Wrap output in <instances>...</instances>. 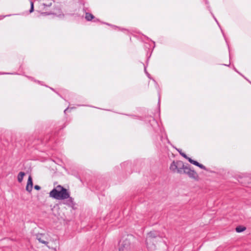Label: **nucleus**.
Masks as SVG:
<instances>
[{
  "instance_id": "obj_1",
  "label": "nucleus",
  "mask_w": 251,
  "mask_h": 251,
  "mask_svg": "<svg viewBox=\"0 0 251 251\" xmlns=\"http://www.w3.org/2000/svg\"><path fill=\"white\" fill-rule=\"evenodd\" d=\"M170 170L173 172L180 174H186L191 178L198 180L199 176L197 173L190 168V165H185L182 161H174L170 165Z\"/></svg>"
},
{
  "instance_id": "obj_2",
  "label": "nucleus",
  "mask_w": 251,
  "mask_h": 251,
  "mask_svg": "<svg viewBox=\"0 0 251 251\" xmlns=\"http://www.w3.org/2000/svg\"><path fill=\"white\" fill-rule=\"evenodd\" d=\"M69 194L66 188L59 185L50 192V196L56 200H63L67 199L69 197Z\"/></svg>"
},
{
  "instance_id": "obj_3",
  "label": "nucleus",
  "mask_w": 251,
  "mask_h": 251,
  "mask_svg": "<svg viewBox=\"0 0 251 251\" xmlns=\"http://www.w3.org/2000/svg\"><path fill=\"white\" fill-rule=\"evenodd\" d=\"M132 238L131 235L123 236L119 243V251H129L130 249V240Z\"/></svg>"
},
{
  "instance_id": "obj_4",
  "label": "nucleus",
  "mask_w": 251,
  "mask_h": 251,
  "mask_svg": "<svg viewBox=\"0 0 251 251\" xmlns=\"http://www.w3.org/2000/svg\"><path fill=\"white\" fill-rule=\"evenodd\" d=\"M36 239L41 243L44 244L46 245L49 248L50 247L48 246V242L47 240V236L45 234H38L36 235Z\"/></svg>"
},
{
  "instance_id": "obj_5",
  "label": "nucleus",
  "mask_w": 251,
  "mask_h": 251,
  "mask_svg": "<svg viewBox=\"0 0 251 251\" xmlns=\"http://www.w3.org/2000/svg\"><path fill=\"white\" fill-rule=\"evenodd\" d=\"M158 236V233L155 231H151L148 233L147 237L146 240V245L148 247H150L149 242L151 241V239L154 238Z\"/></svg>"
},
{
  "instance_id": "obj_6",
  "label": "nucleus",
  "mask_w": 251,
  "mask_h": 251,
  "mask_svg": "<svg viewBox=\"0 0 251 251\" xmlns=\"http://www.w3.org/2000/svg\"><path fill=\"white\" fill-rule=\"evenodd\" d=\"M187 160L191 164L199 167L201 169L206 170V168L202 164L199 163L198 161L194 160L190 157L188 158Z\"/></svg>"
},
{
  "instance_id": "obj_7",
  "label": "nucleus",
  "mask_w": 251,
  "mask_h": 251,
  "mask_svg": "<svg viewBox=\"0 0 251 251\" xmlns=\"http://www.w3.org/2000/svg\"><path fill=\"white\" fill-rule=\"evenodd\" d=\"M33 182L32 179L30 176H29L26 186V190L28 192H30L32 190Z\"/></svg>"
},
{
  "instance_id": "obj_8",
  "label": "nucleus",
  "mask_w": 251,
  "mask_h": 251,
  "mask_svg": "<svg viewBox=\"0 0 251 251\" xmlns=\"http://www.w3.org/2000/svg\"><path fill=\"white\" fill-rule=\"evenodd\" d=\"M25 175V173L23 172H20L18 175V180L19 182H21L23 179V177Z\"/></svg>"
},
{
  "instance_id": "obj_9",
  "label": "nucleus",
  "mask_w": 251,
  "mask_h": 251,
  "mask_svg": "<svg viewBox=\"0 0 251 251\" xmlns=\"http://www.w3.org/2000/svg\"><path fill=\"white\" fill-rule=\"evenodd\" d=\"M44 7H50L52 5V0H46L45 2L42 3Z\"/></svg>"
},
{
  "instance_id": "obj_10",
  "label": "nucleus",
  "mask_w": 251,
  "mask_h": 251,
  "mask_svg": "<svg viewBox=\"0 0 251 251\" xmlns=\"http://www.w3.org/2000/svg\"><path fill=\"white\" fill-rule=\"evenodd\" d=\"M68 205H72L74 204V199L70 197V195L69 194V197L68 198L67 200L66 201V202L65 203Z\"/></svg>"
},
{
  "instance_id": "obj_11",
  "label": "nucleus",
  "mask_w": 251,
  "mask_h": 251,
  "mask_svg": "<svg viewBox=\"0 0 251 251\" xmlns=\"http://www.w3.org/2000/svg\"><path fill=\"white\" fill-rule=\"evenodd\" d=\"M94 18V16L92 14L89 13H86L85 19L87 21H90Z\"/></svg>"
},
{
  "instance_id": "obj_12",
  "label": "nucleus",
  "mask_w": 251,
  "mask_h": 251,
  "mask_svg": "<svg viewBox=\"0 0 251 251\" xmlns=\"http://www.w3.org/2000/svg\"><path fill=\"white\" fill-rule=\"evenodd\" d=\"M246 229V228L244 226H238L236 227V231L237 232L240 233L241 232H243Z\"/></svg>"
},
{
  "instance_id": "obj_13",
  "label": "nucleus",
  "mask_w": 251,
  "mask_h": 251,
  "mask_svg": "<svg viewBox=\"0 0 251 251\" xmlns=\"http://www.w3.org/2000/svg\"><path fill=\"white\" fill-rule=\"evenodd\" d=\"M177 151H178V152L179 153V154H180L182 156H183V157H184L185 158H186L187 160L188 159V158H189V157H188V156H187V155H186L185 153H184V152H182L181 150H180V149H177Z\"/></svg>"
},
{
  "instance_id": "obj_14",
  "label": "nucleus",
  "mask_w": 251,
  "mask_h": 251,
  "mask_svg": "<svg viewBox=\"0 0 251 251\" xmlns=\"http://www.w3.org/2000/svg\"><path fill=\"white\" fill-rule=\"evenodd\" d=\"M34 11V3L32 1H30V8L29 10V12L31 13Z\"/></svg>"
},
{
  "instance_id": "obj_15",
  "label": "nucleus",
  "mask_w": 251,
  "mask_h": 251,
  "mask_svg": "<svg viewBox=\"0 0 251 251\" xmlns=\"http://www.w3.org/2000/svg\"><path fill=\"white\" fill-rule=\"evenodd\" d=\"M29 79H30V80H31L32 81H34V82H38V83L39 84H41V82H40V81H38V80H36L35 79H34L33 77H30V76H27Z\"/></svg>"
},
{
  "instance_id": "obj_16",
  "label": "nucleus",
  "mask_w": 251,
  "mask_h": 251,
  "mask_svg": "<svg viewBox=\"0 0 251 251\" xmlns=\"http://www.w3.org/2000/svg\"><path fill=\"white\" fill-rule=\"evenodd\" d=\"M11 15H5V16L1 15V16H0V20L3 19L4 18H5L6 17L10 16Z\"/></svg>"
},
{
  "instance_id": "obj_17",
  "label": "nucleus",
  "mask_w": 251,
  "mask_h": 251,
  "mask_svg": "<svg viewBox=\"0 0 251 251\" xmlns=\"http://www.w3.org/2000/svg\"><path fill=\"white\" fill-rule=\"evenodd\" d=\"M211 14L212 15V16L213 17V18L214 19V20H215L216 22L217 23V24H218V25H219V26L221 28V26L219 24V22H218L217 20L216 19V18H215V17L214 16V15L211 13Z\"/></svg>"
},
{
  "instance_id": "obj_18",
  "label": "nucleus",
  "mask_w": 251,
  "mask_h": 251,
  "mask_svg": "<svg viewBox=\"0 0 251 251\" xmlns=\"http://www.w3.org/2000/svg\"><path fill=\"white\" fill-rule=\"evenodd\" d=\"M34 189L37 190H40L41 189V187L39 185H36L34 186Z\"/></svg>"
},
{
  "instance_id": "obj_19",
  "label": "nucleus",
  "mask_w": 251,
  "mask_h": 251,
  "mask_svg": "<svg viewBox=\"0 0 251 251\" xmlns=\"http://www.w3.org/2000/svg\"><path fill=\"white\" fill-rule=\"evenodd\" d=\"M234 70L235 72H236L237 73H238V74H239L240 75H241L242 76H243L244 77H245L242 74H241L234 67Z\"/></svg>"
},
{
  "instance_id": "obj_20",
  "label": "nucleus",
  "mask_w": 251,
  "mask_h": 251,
  "mask_svg": "<svg viewBox=\"0 0 251 251\" xmlns=\"http://www.w3.org/2000/svg\"><path fill=\"white\" fill-rule=\"evenodd\" d=\"M146 75H147V76L149 78H151V75H150V74L149 73H146Z\"/></svg>"
},
{
  "instance_id": "obj_21",
  "label": "nucleus",
  "mask_w": 251,
  "mask_h": 251,
  "mask_svg": "<svg viewBox=\"0 0 251 251\" xmlns=\"http://www.w3.org/2000/svg\"><path fill=\"white\" fill-rule=\"evenodd\" d=\"M144 72L146 74V73H148L147 71V67L146 66H145L144 67Z\"/></svg>"
},
{
  "instance_id": "obj_22",
  "label": "nucleus",
  "mask_w": 251,
  "mask_h": 251,
  "mask_svg": "<svg viewBox=\"0 0 251 251\" xmlns=\"http://www.w3.org/2000/svg\"><path fill=\"white\" fill-rule=\"evenodd\" d=\"M69 107H67L66 109H65L64 110V112L65 113H66V112L69 110Z\"/></svg>"
},
{
  "instance_id": "obj_23",
  "label": "nucleus",
  "mask_w": 251,
  "mask_h": 251,
  "mask_svg": "<svg viewBox=\"0 0 251 251\" xmlns=\"http://www.w3.org/2000/svg\"><path fill=\"white\" fill-rule=\"evenodd\" d=\"M51 249L53 250L54 251H56V248H52Z\"/></svg>"
},
{
  "instance_id": "obj_24",
  "label": "nucleus",
  "mask_w": 251,
  "mask_h": 251,
  "mask_svg": "<svg viewBox=\"0 0 251 251\" xmlns=\"http://www.w3.org/2000/svg\"><path fill=\"white\" fill-rule=\"evenodd\" d=\"M2 74H8V75H9L10 73H3Z\"/></svg>"
},
{
  "instance_id": "obj_25",
  "label": "nucleus",
  "mask_w": 251,
  "mask_h": 251,
  "mask_svg": "<svg viewBox=\"0 0 251 251\" xmlns=\"http://www.w3.org/2000/svg\"><path fill=\"white\" fill-rule=\"evenodd\" d=\"M224 65H225V66H229V65H226V64H223Z\"/></svg>"
},
{
  "instance_id": "obj_26",
  "label": "nucleus",
  "mask_w": 251,
  "mask_h": 251,
  "mask_svg": "<svg viewBox=\"0 0 251 251\" xmlns=\"http://www.w3.org/2000/svg\"><path fill=\"white\" fill-rule=\"evenodd\" d=\"M50 88V89H51L52 90L54 91V89H53V88Z\"/></svg>"
},
{
  "instance_id": "obj_27",
  "label": "nucleus",
  "mask_w": 251,
  "mask_h": 251,
  "mask_svg": "<svg viewBox=\"0 0 251 251\" xmlns=\"http://www.w3.org/2000/svg\"><path fill=\"white\" fill-rule=\"evenodd\" d=\"M158 101H160V97L159 98Z\"/></svg>"
}]
</instances>
